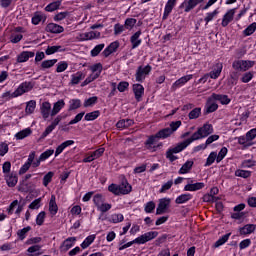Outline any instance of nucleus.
<instances>
[{
  "instance_id": "obj_1",
  "label": "nucleus",
  "mask_w": 256,
  "mask_h": 256,
  "mask_svg": "<svg viewBox=\"0 0 256 256\" xmlns=\"http://www.w3.org/2000/svg\"><path fill=\"white\" fill-rule=\"evenodd\" d=\"M31 89H33V84H31V82H23L18 86V88L14 92H4L1 95V100L3 101V103H6V101H11V99L21 97V95H23L24 93H29Z\"/></svg>"
},
{
  "instance_id": "obj_2",
  "label": "nucleus",
  "mask_w": 256,
  "mask_h": 256,
  "mask_svg": "<svg viewBox=\"0 0 256 256\" xmlns=\"http://www.w3.org/2000/svg\"><path fill=\"white\" fill-rule=\"evenodd\" d=\"M159 235V232L157 231H150L142 234L141 236L137 237L136 239L126 243V244H120L119 245V251H123L125 249H129L132 245H145V243H148V241H153Z\"/></svg>"
},
{
  "instance_id": "obj_3",
  "label": "nucleus",
  "mask_w": 256,
  "mask_h": 256,
  "mask_svg": "<svg viewBox=\"0 0 256 256\" xmlns=\"http://www.w3.org/2000/svg\"><path fill=\"white\" fill-rule=\"evenodd\" d=\"M213 125L209 123L203 124L202 127H199L196 132L192 134V136L188 139H186V142L188 145H191L193 141H199L201 139H205L206 137H209L213 133Z\"/></svg>"
},
{
  "instance_id": "obj_4",
  "label": "nucleus",
  "mask_w": 256,
  "mask_h": 256,
  "mask_svg": "<svg viewBox=\"0 0 256 256\" xmlns=\"http://www.w3.org/2000/svg\"><path fill=\"white\" fill-rule=\"evenodd\" d=\"M93 203L100 213H107V211H111L113 207L110 203L105 202V196H103V194L94 195Z\"/></svg>"
},
{
  "instance_id": "obj_5",
  "label": "nucleus",
  "mask_w": 256,
  "mask_h": 256,
  "mask_svg": "<svg viewBox=\"0 0 256 256\" xmlns=\"http://www.w3.org/2000/svg\"><path fill=\"white\" fill-rule=\"evenodd\" d=\"M187 147H189V142L186 140L178 143L176 146L166 151V159H169L171 163H173V161H177V156H175V154L181 153V151H184V149H187Z\"/></svg>"
},
{
  "instance_id": "obj_6",
  "label": "nucleus",
  "mask_w": 256,
  "mask_h": 256,
  "mask_svg": "<svg viewBox=\"0 0 256 256\" xmlns=\"http://www.w3.org/2000/svg\"><path fill=\"white\" fill-rule=\"evenodd\" d=\"M181 125V120L171 122L170 127L160 130L158 133H156V137H158V139H167V137H171L175 131L181 127Z\"/></svg>"
},
{
  "instance_id": "obj_7",
  "label": "nucleus",
  "mask_w": 256,
  "mask_h": 256,
  "mask_svg": "<svg viewBox=\"0 0 256 256\" xmlns=\"http://www.w3.org/2000/svg\"><path fill=\"white\" fill-rule=\"evenodd\" d=\"M90 71L92 73L82 83V87H85V85H89V83H93L95 79H99L103 71V65L101 63H96L90 67Z\"/></svg>"
},
{
  "instance_id": "obj_8",
  "label": "nucleus",
  "mask_w": 256,
  "mask_h": 256,
  "mask_svg": "<svg viewBox=\"0 0 256 256\" xmlns=\"http://www.w3.org/2000/svg\"><path fill=\"white\" fill-rule=\"evenodd\" d=\"M252 67H255V61L252 60H235L232 63L233 70L240 73H245V71H249Z\"/></svg>"
},
{
  "instance_id": "obj_9",
  "label": "nucleus",
  "mask_w": 256,
  "mask_h": 256,
  "mask_svg": "<svg viewBox=\"0 0 256 256\" xmlns=\"http://www.w3.org/2000/svg\"><path fill=\"white\" fill-rule=\"evenodd\" d=\"M171 207V198L164 197L158 200V205L156 208V215H164V213H168L169 208Z\"/></svg>"
},
{
  "instance_id": "obj_10",
  "label": "nucleus",
  "mask_w": 256,
  "mask_h": 256,
  "mask_svg": "<svg viewBox=\"0 0 256 256\" xmlns=\"http://www.w3.org/2000/svg\"><path fill=\"white\" fill-rule=\"evenodd\" d=\"M151 71H153V67H151V65L139 66L135 74L136 81H138V83H143L144 79L147 78V75H149Z\"/></svg>"
},
{
  "instance_id": "obj_11",
  "label": "nucleus",
  "mask_w": 256,
  "mask_h": 256,
  "mask_svg": "<svg viewBox=\"0 0 256 256\" xmlns=\"http://www.w3.org/2000/svg\"><path fill=\"white\" fill-rule=\"evenodd\" d=\"M101 37V32L99 31H90L78 33L76 36L77 41H93V39H99Z\"/></svg>"
},
{
  "instance_id": "obj_12",
  "label": "nucleus",
  "mask_w": 256,
  "mask_h": 256,
  "mask_svg": "<svg viewBox=\"0 0 256 256\" xmlns=\"http://www.w3.org/2000/svg\"><path fill=\"white\" fill-rule=\"evenodd\" d=\"M159 139L160 138L157 137V134H155L154 136H150L145 143L146 148L152 153H154V151H157V149H159V147H162L163 145L161 143L158 144Z\"/></svg>"
},
{
  "instance_id": "obj_13",
  "label": "nucleus",
  "mask_w": 256,
  "mask_h": 256,
  "mask_svg": "<svg viewBox=\"0 0 256 256\" xmlns=\"http://www.w3.org/2000/svg\"><path fill=\"white\" fill-rule=\"evenodd\" d=\"M187 181L188 183L184 186V191L195 192V191H201V189L205 188V183L203 182L193 183V179L191 178H188Z\"/></svg>"
},
{
  "instance_id": "obj_14",
  "label": "nucleus",
  "mask_w": 256,
  "mask_h": 256,
  "mask_svg": "<svg viewBox=\"0 0 256 256\" xmlns=\"http://www.w3.org/2000/svg\"><path fill=\"white\" fill-rule=\"evenodd\" d=\"M22 212L23 205L19 204V200L12 201L9 207L7 208L8 215H13V213H15V215L19 217V215H21Z\"/></svg>"
},
{
  "instance_id": "obj_15",
  "label": "nucleus",
  "mask_w": 256,
  "mask_h": 256,
  "mask_svg": "<svg viewBox=\"0 0 256 256\" xmlns=\"http://www.w3.org/2000/svg\"><path fill=\"white\" fill-rule=\"evenodd\" d=\"M75 243H77V237H68L60 245V251L62 253H67L69 249H71L72 247H75Z\"/></svg>"
},
{
  "instance_id": "obj_16",
  "label": "nucleus",
  "mask_w": 256,
  "mask_h": 256,
  "mask_svg": "<svg viewBox=\"0 0 256 256\" xmlns=\"http://www.w3.org/2000/svg\"><path fill=\"white\" fill-rule=\"evenodd\" d=\"M25 29L23 27H16L10 35V43H19L23 39Z\"/></svg>"
},
{
  "instance_id": "obj_17",
  "label": "nucleus",
  "mask_w": 256,
  "mask_h": 256,
  "mask_svg": "<svg viewBox=\"0 0 256 256\" xmlns=\"http://www.w3.org/2000/svg\"><path fill=\"white\" fill-rule=\"evenodd\" d=\"M235 13H237V8L227 10V12L224 14L222 18V27H227V25H229V23L233 21V19L235 18Z\"/></svg>"
},
{
  "instance_id": "obj_18",
  "label": "nucleus",
  "mask_w": 256,
  "mask_h": 256,
  "mask_svg": "<svg viewBox=\"0 0 256 256\" xmlns=\"http://www.w3.org/2000/svg\"><path fill=\"white\" fill-rule=\"evenodd\" d=\"M204 0H184L180 7H184L185 13H189L192 9H195L196 5L203 3Z\"/></svg>"
},
{
  "instance_id": "obj_19",
  "label": "nucleus",
  "mask_w": 256,
  "mask_h": 256,
  "mask_svg": "<svg viewBox=\"0 0 256 256\" xmlns=\"http://www.w3.org/2000/svg\"><path fill=\"white\" fill-rule=\"evenodd\" d=\"M33 161H35V152H31L28 155L27 161L23 164V166L19 170V175H25V173L29 171L31 167V163H33Z\"/></svg>"
},
{
  "instance_id": "obj_20",
  "label": "nucleus",
  "mask_w": 256,
  "mask_h": 256,
  "mask_svg": "<svg viewBox=\"0 0 256 256\" xmlns=\"http://www.w3.org/2000/svg\"><path fill=\"white\" fill-rule=\"evenodd\" d=\"M40 113L43 119H49V117H51V113H53V110H51V104L47 101L42 102L40 105Z\"/></svg>"
},
{
  "instance_id": "obj_21",
  "label": "nucleus",
  "mask_w": 256,
  "mask_h": 256,
  "mask_svg": "<svg viewBox=\"0 0 256 256\" xmlns=\"http://www.w3.org/2000/svg\"><path fill=\"white\" fill-rule=\"evenodd\" d=\"M48 211L50 215L55 216L59 212V206L57 205V197L52 194L49 201Z\"/></svg>"
},
{
  "instance_id": "obj_22",
  "label": "nucleus",
  "mask_w": 256,
  "mask_h": 256,
  "mask_svg": "<svg viewBox=\"0 0 256 256\" xmlns=\"http://www.w3.org/2000/svg\"><path fill=\"white\" fill-rule=\"evenodd\" d=\"M72 145H75L74 140H66L62 142L60 145L56 147L55 157H59V155H61V153H63V151H65L67 147H71Z\"/></svg>"
},
{
  "instance_id": "obj_23",
  "label": "nucleus",
  "mask_w": 256,
  "mask_h": 256,
  "mask_svg": "<svg viewBox=\"0 0 256 256\" xmlns=\"http://www.w3.org/2000/svg\"><path fill=\"white\" fill-rule=\"evenodd\" d=\"M191 79H193V74L182 76L181 78H179L173 83L172 87L173 89H179V87H183V85H186L187 83H189Z\"/></svg>"
},
{
  "instance_id": "obj_24",
  "label": "nucleus",
  "mask_w": 256,
  "mask_h": 256,
  "mask_svg": "<svg viewBox=\"0 0 256 256\" xmlns=\"http://www.w3.org/2000/svg\"><path fill=\"white\" fill-rule=\"evenodd\" d=\"M4 179L6 181V184L8 187H15L17 185L19 178L17 177V174L14 172H11L10 174L4 175Z\"/></svg>"
},
{
  "instance_id": "obj_25",
  "label": "nucleus",
  "mask_w": 256,
  "mask_h": 256,
  "mask_svg": "<svg viewBox=\"0 0 256 256\" xmlns=\"http://www.w3.org/2000/svg\"><path fill=\"white\" fill-rule=\"evenodd\" d=\"M175 5H177V0H168L166 2V5L164 7L163 19H167V17L171 15V12L175 8Z\"/></svg>"
},
{
  "instance_id": "obj_26",
  "label": "nucleus",
  "mask_w": 256,
  "mask_h": 256,
  "mask_svg": "<svg viewBox=\"0 0 256 256\" xmlns=\"http://www.w3.org/2000/svg\"><path fill=\"white\" fill-rule=\"evenodd\" d=\"M117 49H119V42L115 41L110 43V45L108 47H106L104 49V51L102 52V55L104 57H109V55L115 53V51H117Z\"/></svg>"
},
{
  "instance_id": "obj_27",
  "label": "nucleus",
  "mask_w": 256,
  "mask_h": 256,
  "mask_svg": "<svg viewBox=\"0 0 256 256\" xmlns=\"http://www.w3.org/2000/svg\"><path fill=\"white\" fill-rule=\"evenodd\" d=\"M212 99H214V101H219V103H221V105H229V103H231V98H229V96L225 95V94H212Z\"/></svg>"
},
{
  "instance_id": "obj_28",
  "label": "nucleus",
  "mask_w": 256,
  "mask_h": 256,
  "mask_svg": "<svg viewBox=\"0 0 256 256\" xmlns=\"http://www.w3.org/2000/svg\"><path fill=\"white\" fill-rule=\"evenodd\" d=\"M191 199H193V195L191 193H184V194L179 195L175 199V203H176V205H183L185 203H189V201H191Z\"/></svg>"
},
{
  "instance_id": "obj_29",
  "label": "nucleus",
  "mask_w": 256,
  "mask_h": 256,
  "mask_svg": "<svg viewBox=\"0 0 256 256\" xmlns=\"http://www.w3.org/2000/svg\"><path fill=\"white\" fill-rule=\"evenodd\" d=\"M32 57H35V52L23 51L18 55L17 62L27 63V61H29V59H31Z\"/></svg>"
},
{
  "instance_id": "obj_30",
  "label": "nucleus",
  "mask_w": 256,
  "mask_h": 256,
  "mask_svg": "<svg viewBox=\"0 0 256 256\" xmlns=\"http://www.w3.org/2000/svg\"><path fill=\"white\" fill-rule=\"evenodd\" d=\"M141 30L137 31L136 33H134L131 38H130V42L132 45V49H137V47H139V45H141L142 40H141Z\"/></svg>"
},
{
  "instance_id": "obj_31",
  "label": "nucleus",
  "mask_w": 256,
  "mask_h": 256,
  "mask_svg": "<svg viewBox=\"0 0 256 256\" xmlns=\"http://www.w3.org/2000/svg\"><path fill=\"white\" fill-rule=\"evenodd\" d=\"M195 162L193 160L186 161L182 167L179 169L178 173L179 175H187V173L191 172V169H193V165Z\"/></svg>"
},
{
  "instance_id": "obj_32",
  "label": "nucleus",
  "mask_w": 256,
  "mask_h": 256,
  "mask_svg": "<svg viewBox=\"0 0 256 256\" xmlns=\"http://www.w3.org/2000/svg\"><path fill=\"white\" fill-rule=\"evenodd\" d=\"M133 92L135 94L136 101H141V98L143 97V94L145 93V88L141 84H134Z\"/></svg>"
},
{
  "instance_id": "obj_33",
  "label": "nucleus",
  "mask_w": 256,
  "mask_h": 256,
  "mask_svg": "<svg viewBox=\"0 0 256 256\" xmlns=\"http://www.w3.org/2000/svg\"><path fill=\"white\" fill-rule=\"evenodd\" d=\"M214 101H215V99L213 98V95L208 98L207 103H206V112L207 113H214V111L216 109H219V105H217V103H215Z\"/></svg>"
},
{
  "instance_id": "obj_34",
  "label": "nucleus",
  "mask_w": 256,
  "mask_h": 256,
  "mask_svg": "<svg viewBox=\"0 0 256 256\" xmlns=\"http://www.w3.org/2000/svg\"><path fill=\"white\" fill-rule=\"evenodd\" d=\"M65 107V100L60 99L56 103L53 104L51 117H55V115L59 114L61 109Z\"/></svg>"
},
{
  "instance_id": "obj_35",
  "label": "nucleus",
  "mask_w": 256,
  "mask_h": 256,
  "mask_svg": "<svg viewBox=\"0 0 256 256\" xmlns=\"http://www.w3.org/2000/svg\"><path fill=\"white\" fill-rule=\"evenodd\" d=\"M46 31L48 33H63V31H65V29L61 25H58V24H55V23H49L46 26Z\"/></svg>"
},
{
  "instance_id": "obj_36",
  "label": "nucleus",
  "mask_w": 256,
  "mask_h": 256,
  "mask_svg": "<svg viewBox=\"0 0 256 256\" xmlns=\"http://www.w3.org/2000/svg\"><path fill=\"white\" fill-rule=\"evenodd\" d=\"M95 239H97V236L95 234H91L89 236H87L84 241L80 244V247L82 249H87L89 247H91V245H93V243L95 242Z\"/></svg>"
},
{
  "instance_id": "obj_37",
  "label": "nucleus",
  "mask_w": 256,
  "mask_h": 256,
  "mask_svg": "<svg viewBox=\"0 0 256 256\" xmlns=\"http://www.w3.org/2000/svg\"><path fill=\"white\" fill-rule=\"evenodd\" d=\"M119 187V191H120V195H129V193H131L132 191V187L130 186L129 182L122 181V183L120 185H118Z\"/></svg>"
},
{
  "instance_id": "obj_38",
  "label": "nucleus",
  "mask_w": 256,
  "mask_h": 256,
  "mask_svg": "<svg viewBox=\"0 0 256 256\" xmlns=\"http://www.w3.org/2000/svg\"><path fill=\"white\" fill-rule=\"evenodd\" d=\"M223 71V64L217 63L214 66V69L209 73V77L211 79H218L219 75H221V72Z\"/></svg>"
},
{
  "instance_id": "obj_39",
  "label": "nucleus",
  "mask_w": 256,
  "mask_h": 256,
  "mask_svg": "<svg viewBox=\"0 0 256 256\" xmlns=\"http://www.w3.org/2000/svg\"><path fill=\"white\" fill-rule=\"evenodd\" d=\"M83 79H85V75L83 72L79 71L76 72L75 74L71 75V85H79V83H81V81H83Z\"/></svg>"
},
{
  "instance_id": "obj_40",
  "label": "nucleus",
  "mask_w": 256,
  "mask_h": 256,
  "mask_svg": "<svg viewBox=\"0 0 256 256\" xmlns=\"http://www.w3.org/2000/svg\"><path fill=\"white\" fill-rule=\"evenodd\" d=\"M255 229V224H246L239 229V233L240 235H251V233H254Z\"/></svg>"
},
{
  "instance_id": "obj_41",
  "label": "nucleus",
  "mask_w": 256,
  "mask_h": 256,
  "mask_svg": "<svg viewBox=\"0 0 256 256\" xmlns=\"http://www.w3.org/2000/svg\"><path fill=\"white\" fill-rule=\"evenodd\" d=\"M133 123H135V122L131 119H122L117 122L116 127H117V129L123 130V129H127V128L131 127L133 125Z\"/></svg>"
},
{
  "instance_id": "obj_42",
  "label": "nucleus",
  "mask_w": 256,
  "mask_h": 256,
  "mask_svg": "<svg viewBox=\"0 0 256 256\" xmlns=\"http://www.w3.org/2000/svg\"><path fill=\"white\" fill-rule=\"evenodd\" d=\"M109 223H123V221H125V216H123V214L121 213H114L112 214L109 219H108Z\"/></svg>"
},
{
  "instance_id": "obj_43",
  "label": "nucleus",
  "mask_w": 256,
  "mask_h": 256,
  "mask_svg": "<svg viewBox=\"0 0 256 256\" xmlns=\"http://www.w3.org/2000/svg\"><path fill=\"white\" fill-rule=\"evenodd\" d=\"M45 19H47L45 14L42 12H35L31 20L32 25H39V23H41V21H45Z\"/></svg>"
},
{
  "instance_id": "obj_44",
  "label": "nucleus",
  "mask_w": 256,
  "mask_h": 256,
  "mask_svg": "<svg viewBox=\"0 0 256 256\" xmlns=\"http://www.w3.org/2000/svg\"><path fill=\"white\" fill-rule=\"evenodd\" d=\"M61 3V0L51 2L45 7V11H47L48 13H53V11H57V9L61 7Z\"/></svg>"
},
{
  "instance_id": "obj_45",
  "label": "nucleus",
  "mask_w": 256,
  "mask_h": 256,
  "mask_svg": "<svg viewBox=\"0 0 256 256\" xmlns=\"http://www.w3.org/2000/svg\"><path fill=\"white\" fill-rule=\"evenodd\" d=\"M41 245L39 244H35V245H32L30 246L28 249H27V252L30 254V256H38V255H41Z\"/></svg>"
},
{
  "instance_id": "obj_46",
  "label": "nucleus",
  "mask_w": 256,
  "mask_h": 256,
  "mask_svg": "<svg viewBox=\"0 0 256 256\" xmlns=\"http://www.w3.org/2000/svg\"><path fill=\"white\" fill-rule=\"evenodd\" d=\"M217 15H219V9H215L212 12L206 13V16L204 18V21H205L206 25L211 23V21H213V19H215V17H217Z\"/></svg>"
},
{
  "instance_id": "obj_47",
  "label": "nucleus",
  "mask_w": 256,
  "mask_h": 256,
  "mask_svg": "<svg viewBox=\"0 0 256 256\" xmlns=\"http://www.w3.org/2000/svg\"><path fill=\"white\" fill-rule=\"evenodd\" d=\"M61 51H65L61 46H48L45 53L46 55H54V53H59Z\"/></svg>"
},
{
  "instance_id": "obj_48",
  "label": "nucleus",
  "mask_w": 256,
  "mask_h": 256,
  "mask_svg": "<svg viewBox=\"0 0 256 256\" xmlns=\"http://www.w3.org/2000/svg\"><path fill=\"white\" fill-rule=\"evenodd\" d=\"M36 107H37V102H35L34 100H30L29 102H27L26 109H25L26 114L27 115L33 114Z\"/></svg>"
},
{
  "instance_id": "obj_49",
  "label": "nucleus",
  "mask_w": 256,
  "mask_h": 256,
  "mask_svg": "<svg viewBox=\"0 0 256 256\" xmlns=\"http://www.w3.org/2000/svg\"><path fill=\"white\" fill-rule=\"evenodd\" d=\"M57 63V59H50V60H44L41 63V69H51V67H55V64Z\"/></svg>"
},
{
  "instance_id": "obj_50",
  "label": "nucleus",
  "mask_w": 256,
  "mask_h": 256,
  "mask_svg": "<svg viewBox=\"0 0 256 256\" xmlns=\"http://www.w3.org/2000/svg\"><path fill=\"white\" fill-rule=\"evenodd\" d=\"M31 231V226L24 227L17 231V236L20 239V241H23L27 237V233Z\"/></svg>"
},
{
  "instance_id": "obj_51",
  "label": "nucleus",
  "mask_w": 256,
  "mask_h": 256,
  "mask_svg": "<svg viewBox=\"0 0 256 256\" xmlns=\"http://www.w3.org/2000/svg\"><path fill=\"white\" fill-rule=\"evenodd\" d=\"M101 115V112L99 110L89 112L84 116L85 121H95L99 116Z\"/></svg>"
},
{
  "instance_id": "obj_52",
  "label": "nucleus",
  "mask_w": 256,
  "mask_h": 256,
  "mask_svg": "<svg viewBox=\"0 0 256 256\" xmlns=\"http://www.w3.org/2000/svg\"><path fill=\"white\" fill-rule=\"evenodd\" d=\"M68 68L69 63H67V61H60L57 63L56 73H63L64 71H67Z\"/></svg>"
},
{
  "instance_id": "obj_53",
  "label": "nucleus",
  "mask_w": 256,
  "mask_h": 256,
  "mask_svg": "<svg viewBox=\"0 0 256 256\" xmlns=\"http://www.w3.org/2000/svg\"><path fill=\"white\" fill-rule=\"evenodd\" d=\"M229 150H227V147H222L218 154H216V163H221L222 160L227 157V153Z\"/></svg>"
},
{
  "instance_id": "obj_54",
  "label": "nucleus",
  "mask_w": 256,
  "mask_h": 256,
  "mask_svg": "<svg viewBox=\"0 0 256 256\" xmlns=\"http://www.w3.org/2000/svg\"><path fill=\"white\" fill-rule=\"evenodd\" d=\"M31 135L30 128H25L22 131L15 134V138L18 140L25 139V137H29Z\"/></svg>"
},
{
  "instance_id": "obj_55",
  "label": "nucleus",
  "mask_w": 256,
  "mask_h": 256,
  "mask_svg": "<svg viewBox=\"0 0 256 256\" xmlns=\"http://www.w3.org/2000/svg\"><path fill=\"white\" fill-rule=\"evenodd\" d=\"M255 31H256V22H253L246 29L243 30V35H245V37H249L253 35Z\"/></svg>"
},
{
  "instance_id": "obj_56",
  "label": "nucleus",
  "mask_w": 256,
  "mask_h": 256,
  "mask_svg": "<svg viewBox=\"0 0 256 256\" xmlns=\"http://www.w3.org/2000/svg\"><path fill=\"white\" fill-rule=\"evenodd\" d=\"M235 176L241 177L242 179H249L251 177V171L238 169L235 171Z\"/></svg>"
},
{
  "instance_id": "obj_57",
  "label": "nucleus",
  "mask_w": 256,
  "mask_h": 256,
  "mask_svg": "<svg viewBox=\"0 0 256 256\" xmlns=\"http://www.w3.org/2000/svg\"><path fill=\"white\" fill-rule=\"evenodd\" d=\"M135 25H137V19L135 18H127L124 22L125 29H128L129 31H131Z\"/></svg>"
},
{
  "instance_id": "obj_58",
  "label": "nucleus",
  "mask_w": 256,
  "mask_h": 256,
  "mask_svg": "<svg viewBox=\"0 0 256 256\" xmlns=\"http://www.w3.org/2000/svg\"><path fill=\"white\" fill-rule=\"evenodd\" d=\"M217 161V152H211L206 160L205 167H211Z\"/></svg>"
},
{
  "instance_id": "obj_59",
  "label": "nucleus",
  "mask_w": 256,
  "mask_h": 256,
  "mask_svg": "<svg viewBox=\"0 0 256 256\" xmlns=\"http://www.w3.org/2000/svg\"><path fill=\"white\" fill-rule=\"evenodd\" d=\"M231 237V233L225 234L219 240H217L214 244L215 247H221V245H225L229 238Z\"/></svg>"
},
{
  "instance_id": "obj_60",
  "label": "nucleus",
  "mask_w": 256,
  "mask_h": 256,
  "mask_svg": "<svg viewBox=\"0 0 256 256\" xmlns=\"http://www.w3.org/2000/svg\"><path fill=\"white\" fill-rule=\"evenodd\" d=\"M81 107V100L79 99H72L69 101V110L75 111V109H79Z\"/></svg>"
},
{
  "instance_id": "obj_61",
  "label": "nucleus",
  "mask_w": 256,
  "mask_h": 256,
  "mask_svg": "<svg viewBox=\"0 0 256 256\" xmlns=\"http://www.w3.org/2000/svg\"><path fill=\"white\" fill-rule=\"evenodd\" d=\"M172 187H173V180H169L161 186L159 193H167V191H169V189H171Z\"/></svg>"
},
{
  "instance_id": "obj_62",
  "label": "nucleus",
  "mask_w": 256,
  "mask_h": 256,
  "mask_svg": "<svg viewBox=\"0 0 256 256\" xmlns=\"http://www.w3.org/2000/svg\"><path fill=\"white\" fill-rule=\"evenodd\" d=\"M155 207V202L149 201L144 205V211L145 213H153V211H155Z\"/></svg>"
},
{
  "instance_id": "obj_63",
  "label": "nucleus",
  "mask_w": 256,
  "mask_h": 256,
  "mask_svg": "<svg viewBox=\"0 0 256 256\" xmlns=\"http://www.w3.org/2000/svg\"><path fill=\"white\" fill-rule=\"evenodd\" d=\"M201 115V108H194L190 113L188 114L189 119H199Z\"/></svg>"
},
{
  "instance_id": "obj_64",
  "label": "nucleus",
  "mask_w": 256,
  "mask_h": 256,
  "mask_svg": "<svg viewBox=\"0 0 256 256\" xmlns=\"http://www.w3.org/2000/svg\"><path fill=\"white\" fill-rule=\"evenodd\" d=\"M40 207H41V198H37L29 204L28 209L37 210Z\"/></svg>"
}]
</instances>
